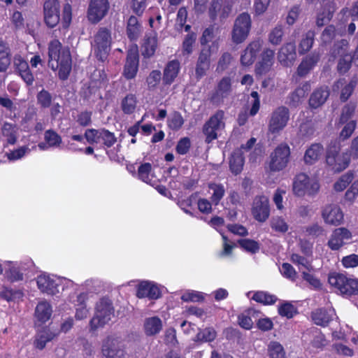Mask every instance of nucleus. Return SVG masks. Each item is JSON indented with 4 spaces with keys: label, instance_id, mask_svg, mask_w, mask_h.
<instances>
[{
    "label": "nucleus",
    "instance_id": "obj_5",
    "mask_svg": "<svg viewBox=\"0 0 358 358\" xmlns=\"http://www.w3.org/2000/svg\"><path fill=\"white\" fill-rule=\"evenodd\" d=\"M84 136L90 144H100L104 149L111 148L117 142L115 134L105 128L87 129Z\"/></svg>",
    "mask_w": 358,
    "mask_h": 358
},
{
    "label": "nucleus",
    "instance_id": "obj_15",
    "mask_svg": "<svg viewBox=\"0 0 358 358\" xmlns=\"http://www.w3.org/2000/svg\"><path fill=\"white\" fill-rule=\"evenodd\" d=\"M232 10V4L227 0H212L209 3L208 14L212 21L217 18L220 20L227 19Z\"/></svg>",
    "mask_w": 358,
    "mask_h": 358
},
{
    "label": "nucleus",
    "instance_id": "obj_50",
    "mask_svg": "<svg viewBox=\"0 0 358 358\" xmlns=\"http://www.w3.org/2000/svg\"><path fill=\"white\" fill-rule=\"evenodd\" d=\"M357 108V104L355 102H349L345 104L343 108L339 117V124H344L346 122L350 121V119L354 116Z\"/></svg>",
    "mask_w": 358,
    "mask_h": 358
},
{
    "label": "nucleus",
    "instance_id": "obj_57",
    "mask_svg": "<svg viewBox=\"0 0 358 358\" xmlns=\"http://www.w3.org/2000/svg\"><path fill=\"white\" fill-rule=\"evenodd\" d=\"M290 260L293 264L298 266L299 270H301V267H303L309 272L313 270V266L311 262L309 261L306 257H303L297 253L292 254Z\"/></svg>",
    "mask_w": 358,
    "mask_h": 358
},
{
    "label": "nucleus",
    "instance_id": "obj_4",
    "mask_svg": "<svg viewBox=\"0 0 358 358\" xmlns=\"http://www.w3.org/2000/svg\"><path fill=\"white\" fill-rule=\"evenodd\" d=\"M114 314V308L110 300L102 298L96 305V312L90 322L92 331L103 327L110 320Z\"/></svg>",
    "mask_w": 358,
    "mask_h": 358
},
{
    "label": "nucleus",
    "instance_id": "obj_47",
    "mask_svg": "<svg viewBox=\"0 0 358 358\" xmlns=\"http://www.w3.org/2000/svg\"><path fill=\"white\" fill-rule=\"evenodd\" d=\"M252 299L257 303L267 306L275 303L278 299L276 296L271 294L267 292L257 291L255 292Z\"/></svg>",
    "mask_w": 358,
    "mask_h": 358
},
{
    "label": "nucleus",
    "instance_id": "obj_45",
    "mask_svg": "<svg viewBox=\"0 0 358 358\" xmlns=\"http://www.w3.org/2000/svg\"><path fill=\"white\" fill-rule=\"evenodd\" d=\"M185 123L182 114L177 110L173 111L167 118V126L173 131L180 130Z\"/></svg>",
    "mask_w": 358,
    "mask_h": 358
},
{
    "label": "nucleus",
    "instance_id": "obj_52",
    "mask_svg": "<svg viewBox=\"0 0 358 358\" xmlns=\"http://www.w3.org/2000/svg\"><path fill=\"white\" fill-rule=\"evenodd\" d=\"M23 292L20 289H13L7 287H3L0 292V298L7 301H15L23 297Z\"/></svg>",
    "mask_w": 358,
    "mask_h": 358
},
{
    "label": "nucleus",
    "instance_id": "obj_58",
    "mask_svg": "<svg viewBox=\"0 0 358 358\" xmlns=\"http://www.w3.org/2000/svg\"><path fill=\"white\" fill-rule=\"evenodd\" d=\"M232 60L233 57L230 52H223L217 61L215 69L216 72L220 73L227 70L229 67Z\"/></svg>",
    "mask_w": 358,
    "mask_h": 358
},
{
    "label": "nucleus",
    "instance_id": "obj_51",
    "mask_svg": "<svg viewBox=\"0 0 358 358\" xmlns=\"http://www.w3.org/2000/svg\"><path fill=\"white\" fill-rule=\"evenodd\" d=\"M136 97L134 94H129L122 100L121 108L124 113L130 115L135 110L136 106Z\"/></svg>",
    "mask_w": 358,
    "mask_h": 358
},
{
    "label": "nucleus",
    "instance_id": "obj_42",
    "mask_svg": "<svg viewBox=\"0 0 358 358\" xmlns=\"http://www.w3.org/2000/svg\"><path fill=\"white\" fill-rule=\"evenodd\" d=\"M52 312L50 304L47 301H41L36 306L35 315L38 321L44 323L50 318Z\"/></svg>",
    "mask_w": 358,
    "mask_h": 358
},
{
    "label": "nucleus",
    "instance_id": "obj_1",
    "mask_svg": "<svg viewBox=\"0 0 358 358\" xmlns=\"http://www.w3.org/2000/svg\"><path fill=\"white\" fill-rule=\"evenodd\" d=\"M60 3L59 0H45L43 3V21L50 29L55 28L61 20ZM72 19L71 6L65 4L63 8L62 24L64 29L69 27Z\"/></svg>",
    "mask_w": 358,
    "mask_h": 358
},
{
    "label": "nucleus",
    "instance_id": "obj_60",
    "mask_svg": "<svg viewBox=\"0 0 358 358\" xmlns=\"http://www.w3.org/2000/svg\"><path fill=\"white\" fill-rule=\"evenodd\" d=\"M278 313L282 317L291 319L298 313V310L290 302H285L278 307Z\"/></svg>",
    "mask_w": 358,
    "mask_h": 358
},
{
    "label": "nucleus",
    "instance_id": "obj_40",
    "mask_svg": "<svg viewBox=\"0 0 358 358\" xmlns=\"http://www.w3.org/2000/svg\"><path fill=\"white\" fill-rule=\"evenodd\" d=\"M11 62L10 49L8 44L0 40V72H6Z\"/></svg>",
    "mask_w": 358,
    "mask_h": 358
},
{
    "label": "nucleus",
    "instance_id": "obj_13",
    "mask_svg": "<svg viewBox=\"0 0 358 358\" xmlns=\"http://www.w3.org/2000/svg\"><path fill=\"white\" fill-rule=\"evenodd\" d=\"M109 9L108 0H90L87 11V19L92 24H97L106 16Z\"/></svg>",
    "mask_w": 358,
    "mask_h": 358
},
{
    "label": "nucleus",
    "instance_id": "obj_44",
    "mask_svg": "<svg viewBox=\"0 0 358 358\" xmlns=\"http://www.w3.org/2000/svg\"><path fill=\"white\" fill-rule=\"evenodd\" d=\"M315 31L309 30L302 37L299 45V53L305 55L312 48L315 41Z\"/></svg>",
    "mask_w": 358,
    "mask_h": 358
},
{
    "label": "nucleus",
    "instance_id": "obj_29",
    "mask_svg": "<svg viewBox=\"0 0 358 358\" xmlns=\"http://www.w3.org/2000/svg\"><path fill=\"white\" fill-rule=\"evenodd\" d=\"M180 71V64L178 59H173L166 64L162 76L163 84L171 85L178 77Z\"/></svg>",
    "mask_w": 358,
    "mask_h": 358
},
{
    "label": "nucleus",
    "instance_id": "obj_59",
    "mask_svg": "<svg viewBox=\"0 0 358 358\" xmlns=\"http://www.w3.org/2000/svg\"><path fill=\"white\" fill-rule=\"evenodd\" d=\"M357 85V78L356 77L352 78L348 84L345 85L341 92L340 100L342 102H345L352 94L356 86Z\"/></svg>",
    "mask_w": 358,
    "mask_h": 358
},
{
    "label": "nucleus",
    "instance_id": "obj_48",
    "mask_svg": "<svg viewBox=\"0 0 358 358\" xmlns=\"http://www.w3.org/2000/svg\"><path fill=\"white\" fill-rule=\"evenodd\" d=\"M217 332L213 327H206L200 330L196 335L194 341L196 342H211L215 339Z\"/></svg>",
    "mask_w": 358,
    "mask_h": 358
},
{
    "label": "nucleus",
    "instance_id": "obj_33",
    "mask_svg": "<svg viewBox=\"0 0 358 358\" xmlns=\"http://www.w3.org/2000/svg\"><path fill=\"white\" fill-rule=\"evenodd\" d=\"M310 90V84L308 82L304 83L301 86L297 87L291 92L287 97V104L290 107H297L306 97Z\"/></svg>",
    "mask_w": 358,
    "mask_h": 358
},
{
    "label": "nucleus",
    "instance_id": "obj_25",
    "mask_svg": "<svg viewBox=\"0 0 358 358\" xmlns=\"http://www.w3.org/2000/svg\"><path fill=\"white\" fill-rule=\"evenodd\" d=\"M136 296L138 299L148 298L149 299H157L161 297L159 288L154 283L149 281H142L136 287Z\"/></svg>",
    "mask_w": 358,
    "mask_h": 358
},
{
    "label": "nucleus",
    "instance_id": "obj_11",
    "mask_svg": "<svg viewBox=\"0 0 358 358\" xmlns=\"http://www.w3.org/2000/svg\"><path fill=\"white\" fill-rule=\"evenodd\" d=\"M34 262L29 259L24 262H9L8 268L5 271V278L10 282L22 281L24 273L32 268Z\"/></svg>",
    "mask_w": 358,
    "mask_h": 358
},
{
    "label": "nucleus",
    "instance_id": "obj_2",
    "mask_svg": "<svg viewBox=\"0 0 358 358\" xmlns=\"http://www.w3.org/2000/svg\"><path fill=\"white\" fill-rule=\"evenodd\" d=\"M341 143L337 140L331 141L326 149L325 164L327 169L334 173L342 172L350 163V155L348 152L341 153Z\"/></svg>",
    "mask_w": 358,
    "mask_h": 358
},
{
    "label": "nucleus",
    "instance_id": "obj_34",
    "mask_svg": "<svg viewBox=\"0 0 358 358\" xmlns=\"http://www.w3.org/2000/svg\"><path fill=\"white\" fill-rule=\"evenodd\" d=\"M324 152V147L320 143H312L306 150L303 161L306 164H315Z\"/></svg>",
    "mask_w": 358,
    "mask_h": 358
},
{
    "label": "nucleus",
    "instance_id": "obj_31",
    "mask_svg": "<svg viewBox=\"0 0 358 358\" xmlns=\"http://www.w3.org/2000/svg\"><path fill=\"white\" fill-rule=\"evenodd\" d=\"M320 59L319 52H313L306 55L297 68L298 75L301 77L306 76L317 65Z\"/></svg>",
    "mask_w": 358,
    "mask_h": 358
},
{
    "label": "nucleus",
    "instance_id": "obj_54",
    "mask_svg": "<svg viewBox=\"0 0 358 358\" xmlns=\"http://www.w3.org/2000/svg\"><path fill=\"white\" fill-rule=\"evenodd\" d=\"M196 40V34L193 31L188 33L185 36L182 44V52L184 55H190L192 53Z\"/></svg>",
    "mask_w": 358,
    "mask_h": 358
},
{
    "label": "nucleus",
    "instance_id": "obj_8",
    "mask_svg": "<svg viewBox=\"0 0 358 358\" xmlns=\"http://www.w3.org/2000/svg\"><path fill=\"white\" fill-rule=\"evenodd\" d=\"M290 148L286 143L278 145L271 154L269 169L271 171L276 172L283 170L289 161Z\"/></svg>",
    "mask_w": 358,
    "mask_h": 358
},
{
    "label": "nucleus",
    "instance_id": "obj_62",
    "mask_svg": "<svg viewBox=\"0 0 358 358\" xmlns=\"http://www.w3.org/2000/svg\"><path fill=\"white\" fill-rule=\"evenodd\" d=\"M343 124L344 127L339 134V138L343 141H345L350 138L352 134L354 133L357 128V121L350 120L345 122Z\"/></svg>",
    "mask_w": 358,
    "mask_h": 358
},
{
    "label": "nucleus",
    "instance_id": "obj_7",
    "mask_svg": "<svg viewBox=\"0 0 358 358\" xmlns=\"http://www.w3.org/2000/svg\"><path fill=\"white\" fill-rule=\"evenodd\" d=\"M224 112L222 110H218L205 122L202 131L206 136V143H210L217 138V131L224 127Z\"/></svg>",
    "mask_w": 358,
    "mask_h": 358
},
{
    "label": "nucleus",
    "instance_id": "obj_30",
    "mask_svg": "<svg viewBox=\"0 0 358 358\" xmlns=\"http://www.w3.org/2000/svg\"><path fill=\"white\" fill-rule=\"evenodd\" d=\"M143 33V27L137 17L131 15L127 20L126 34L131 42L138 40Z\"/></svg>",
    "mask_w": 358,
    "mask_h": 358
},
{
    "label": "nucleus",
    "instance_id": "obj_12",
    "mask_svg": "<svg viewBox=\"0 0 358 358\" xmlns=\"http://www.w3.org/2000/svg\"><path fill=\"white\" fill-rule=\"evenodd\" d=\"M125 346L117 337L108 336L102 344V353L106 358H124Z\"/></svg>",
    "mask_w": 358,
    "mask_h": 358
},
{
    "label": "nucleus",
    "instance_id": "obj_10",
    "mask_svg": "<svg viewBox=\"0 0 358 358\" xmlns=\"http://www.w3.org/2000/svg\"><path fill=\"white\" fill-rule=\"evenodd\" d=\"M213 52V46L201 47L199 50L195 65V78L197 80L203 78L210 70Z\"/></svg>",
    "mask_w": 358,
    "mask_h": 358
},
{
    "label": "nucleus",
    "instance_id": "obj_36",
    "mask_svg": "<svg viewBox=\"0 0 358 358\" xmlns=\"http://www.w3.org/2000/svg\"><path fill=\"white\" fill-rule=\"evenodd\" d=\"M48 66L62 60V56L64 51L62 44L58 39H53L48 43Z\"/></svg>",
    "mask_w": 358,
    "mask_h": 358
},
{
    "label": "nucleus",
    "instance_id": "obj_28",
    "mask_svg": "<svg viewBox=\"0 0 358 358\" xmlns=\"http://www.w3.org/2000/svg\"><path fill=\"white\" fill-rule=\"evenodd\" d=\"M38 289L43 294L55 295L59 292L58 285L56 280L47 274H41L36 278Z\"/></svg>",
    "mask_w": 358,
    "mask_h": 358
},
{
    "label": "nucleus",
    "instance_id": "obj_14",
    "mask_svg": "<svg viewBox=\"0 0 358 358\" xmlns=\"http://www.w3.org/2000/svg\"><path fill=\"white\" fill-rule=\"evenodd\" d=\"M231 92V78L229 76H224L218 81L210 96V101L213 104L219 106L224 103V100L229 96Z\"/></svg>",
    "mask_w": 358,
    "mask_h": 358
},
{
    "label": "nucleus",
    "instance_id": "obj_63",
    "mask_svg": "<svg viewBox=\"0 0 358 358\" xmlns=\"http://www.w3.org/2000/svg\"><path fill=\"white\" fill-rule=\"evenodd\" d=\"M38 104L43 108H48L51 106L52 97L51 94L43 89L36 95Z\"/></svg>",
    "mask_w": 358,
    "mask_h": 358
},
{
    "label": "nucleus",
    "instance_id": "obj_64",
    "mask_svg": "<svg viewBox=\"0 0 358 358\" xmlns=\"http://www.w3.org/2000/svg\"><path fill=\"white\" fill-rule=\"evenodd\" d=\"M284 35L282 25L275 26L268 34V41L273 45H278L282 40Z\"/></svg>",
    "mask_w": 358,
    "mask_h": 358
},
{
    "label": "nucleus",
    "instance_id": "obj_17",
    "mask_svg": "<svg viewBox=\"0 0 358 358\" xmlns=\"http://www.w3.org/2000/svg\"><path fill=\"white\" fill-rule=\"evenodd\" d=\"M252 213L254 218L260 222H265L270 215V206L268 197L257 196L253 201Z\"/></svg>",
    "mask_w": 358,
    "mask_h": 358
},
{
    "label": "nucleus",
    "instance_id": "obj_61",
    "mask_svg": "<svg viewBox=\"0 0 358 358\" xmlns=\"http://www.w3.org/2000/svg\"><path fill=\"white\" fill-rule=\"evenodd\" d=\"M162 79L159 70H152L146 78V83L149 90H154Z\"/></svg>",
    "mask_w": 358,
    "mask_h": 358
},
{
    "label": "nucleus",
    "instance_id": "obj_26",
    "mask_svg": "<svg viewBox=\"0 0 358 358\" xmlns=\"http://www.w3.org/2000/svg\"><path fill=\"white\" fill-rule=\"evenodd\" d=\"M335 310L333 308H319L311 312V319L317 326L326 327L333 320Z\"/></svg>",
    "mask_w": 358,
    "mask_h": 358
},
{
    "label": "nucleus",
    "instance_id": "obj_39",
    "mask_svg": "<svg viewBox=\"0 0 358 358\" xmlns=\"http://www.w3.org/2000/svg\"><path fill=\"white\" fill-rule=\"evenodd\" d=\"M349 46V41L347 39L343 38L335 41L329 51L330 57L335 59L337 57H344L345 55H350L348 52Z\"/></svg>",
    "mask_w": 358,
    "mask_h": 358
},
{
    "label": "nucleus",
    "instance_id": "obj_38",
    "mask_svg": "<svg viewBox=\"0 0 358 358\" xmlns=\"http://www.w3.org/2000/svg\"><path fill=\"white\" fill-rule=\"evenodd\" d=\"M308 185H309V177L303 173L297 174L293 182V191L299 196L306 194Z\"/></svg>",
    "mask_w": 358,
    "mask_h": 358
},
{
    "label": "nucleus",
    "instance_id": "obj_53",
    "mask_svg": "<svg viewBox=\"0 0 358 358\" xmlns=\"http://www.w3.org/2000/svg\"><path fill=\"white\" fill-rule=\"evenodd\" d=\"M267 350L270 358H286L284 348L277 341H271L268 345Z\"/></svg>",
    "mask_w": 358,
    "mask_h": 358
},
{
    "label": "nucleus",
    "instance_id": "obj_49",
    "mask_svg": "<svg viewBox=\"0 0 358 358\" xmlns=\"http://www.w3.org/2000/svg\"><path fill=\"white\" fill-rule=\"evenodd\" d=\"M238 243L244 251L251 254H256L260 250V244L253 239H240L238 241Z\"/></svg>",
    "mask_w": 358,
    "mask_h": 358
},
{
    "label": "nucleus",
    "instance_id": "obj_43",
    "mask_svg": "<svg viewBox=\"0 0 358 358\" xmlns=\"http://www.w3.org/2000/svg\"><path fill=\"white\" fill-rule=\"evenodd\" d=\"M157 47V39L155 36H145L144 42L142 45V55L145 58L152 57Z\"/></svg>",
    "mask_w": 358,
    "mask_h": 358
},
{
    "label": "nucleus",
    "instance_id": "obj_24",
    "mask_svg": "<svg viewBox=\"0 0 358 358\" xmlns=\"http://www.w3.org/2000/svg\"><path fill=\"white\" fill-rule=\"evenodd\" d=\"M322 217L325 223L338 226L343 222L344 215L341 208L338 205L329 204L322 210Z\"/></svg>",
    "mask_w": 358,
    "mask_h": 358
},
{
    "label": "nucleus",
    "instance_id": "obj_16",
    "mask_svg": "<svg viewBox=\"0 0 358 358\" xmlns=\"http://www.w3.org/2000/svg\"><path fill=\"white\" fill-rule=\"evenodd\" d=\"M352 238V233L347 228H336L332 231L327 245L331 250H339L345 245L350 243Z\"/></svg>",
    "mask_w": 358,
    "mask_h": 358
},
{
    "label": "nucleus",
    "instance_id": "obj_19",
    "mask_svg": "<svg viewBox=\"0 0 358 358\" xmlns=\"http://www.w3.org/2000/svg\"><path fill=\"white\" fill-rule=\"evenodd\" d=\"M138 66L139 54L138 50L135 49L128 50L123 69V76L127 80L134 79L137 75Z\"/></svg>",
    "mask_w": 358,
    "mask_h": 358
},
{
    "label": "nucleus",
    "instance_id": "obj_21",
    "mask_svg": "<svg viewBox=\"0 0 358 358\" xmlns=\"http://www.w3.org/2000/svg\"><path fill=\"white\" fill-rule=\"evenodd\" d=\"M14 67L15 72L25 83L27 86H31L34 82V76L27 62L20 55L14 57Z\"/></svg>",
    "mask_w": 358,
    "mask_h": 358
},
{
    "label": "nucleus",
    "instance_id": "obj_56",
    "mask_svg": "<svg viewBox=\"0 0 358 358\" xmlns=\"http://www.w3.org/2000/svg\"><path fill=\"white\" fill-rule=\"evenodd\" d=\"M208 187L213 191L210 197L212 203L215 206L218 205L225 193L224 186L222 184L210 183Z\"/></svg>",
    "mask_w": 358,
    "mask_h": 358
},
{
    "label": "nucleus",
    "instance_id": "obj_55",
    "mask_svg": "<svg viewBox=\"0 0 358 358\" xmlns=\"http://www.w3.org/2000/svg\"><path fill=\"white\" fill-rule=\"evenodd\" d=\"M353 57L350 55H345L344 57L339 58L337 64V71L341 75H344L352 67V63L353 61Z\"/></svg>",
    "mask_w": 358,
    "mask_h": 358
},
{
    "label": "nucleus",
    "instance_id": "obj_35",
    "mask_svg": "<svg viewBox=\"0 0 358 358\" xmlns=\"http://www.w3.org/2000/svg\"><path fill=\"white\" fill-rule=\"evenodd\" d=\"M44 140V142H41L38 145L39 149L41 150H48L49 148L59 147L62 143L61 136L52 129L45 131Z\"/></svg>",
    "mask_w": 358,
    "mask_h": 358
},
{
    "label": "nucleus",
    "instance_id": "obj_32",
    "mask_svg": "<svg viewBox=\"0 0 358 358\" xmlns=\"http://www.w3.org/2000/svg\"><path fill=\"white\" fill-rule=\"evenodd\" d=\"M330 92L327 86L316 88L309 98V106L312 108H317L322 106L329 96Z\"/></svg>",
    "mask_w": 358,
    "mask_h": 358
},
{
    "label": "nucleus",
    "instance_id": "obj_18",
    "mask_svg": "<svg viewBox=\"0 0 358 358\" xmlns=\"http://www.w3.org/2000/svg\"><path fill=\"white\" fill-rule=\"evenodd\" d=\"M262 46V39L258 38L251 41L241 55V64L243 66H250L253 64Z\"/></svg>",
    "mask_w": 358,
    "mask_h": 358
},
{
    "label": "nucleus",
    "instance_id": "obj_46",
    "mask_svg": "<svg viewBox=\"0 0 358 358\" xmlns=\"http://www.w3.org/2000/svg\"><path fill=\"white\" fill-rule=\"evenodd\" d=\"M2 135L6 138L8 144L14 145L17 142V129L15 124L5 122L1 128Z\"/></svg>",
    "mask_w": 358,
    "mask_h": 358
},
{
    "label": "nucleus",
    "instance_id": "obj_9",
    "mask_svg": "<svg viewBox=\"0 0 358 358\" xmlns=\"http://www.w3.org/2000/svg\"><path fill=\"white\" fill-rule=\"evenodd\" d=\"M289 120V110L286 106H279L271 113L268 124V132L278 134L287 126Z\"/></svg>",
    "mask_w": 358,
    "mask_h": 358
},
{
    "label": "nucleus",
    "instance_id": "obj_23",
    "mask_svg": "<svg viewBox=\"0 0 358 358\" xmlns=\"http://www.w3.org/2000/svg\"><path fill=\"white\" fill-rule=\"evenodd\" d=\"M53 71L58 69V77L61 80L68 79L72 69V60L69 51H64L62 60L49 66Z\"/></svg>",
    "mask_w": 358,
    "mask_h": 358
},
{
    "label": "nucleus",
    "instance_id": "obj_6",
    "mask_svg": "<svg viewBox=\"0 0 358 358\" xmlns=\"http://www.w3.org/2000/svg\"><path fill=\"white\" fill-rule=\"evenodd\" d=\"M252 27L250 15L246 12L239 14L236 18L231 31L234 43H243L248 36Z\"/></svg>",
    "mask_w": 358,
    "mask_h": 358
},
{
    "label": "nucleus",
    "instance_id": "obj_20",
    "mask_svg": "<svg viewBox=\"0 0 358 358\" xmlns=\"http://www.w3.org/2000/svg\"><path fill=\"white\" fill-rule=\"evenodd\" d=\"M110 32L105 27L101 28L95 36V42L97 46L96 56L103 60L106 58L110 46Z\"/></svg>",
    "mask_w": 358,
    "mask_h": 358
},
{
    "label": "nucleus",
    "instance_id": "obj_27",
    "mask_svg": "<svg viewBox=\"0 0 358 358\" xmlns=\"http://www.w3.org/2000/svg\"><path fill=\"white\" fill-rule=\"evenodd\" d=\"M296 58L294 42H289L282 45L278 52V59L284 66H290Z\"/></svg>",
    "mask_w": 358,
    "mask_h": 358
},
{
    "label": "nucleus",
    "instance_id": "obj_41",
    "mask_svg": "<svg viewBox=\"0 0 358 358\" xmlns=\"http://www.w3.org/2000/svg\"><path fill=\"white\" fill-rule=\"evenodd\" d=\"M162 329V322L159 317L155 316L147 318L144 322L145 333L148 336L156 335Z\"/></svg>",
    "mask_w": 358,
    "mask_h": 358
},
{
    "label": "nucleus",
    "instance_id": "obj_37",
    "mask_svg": "<svg viewBox=\"0 0 358 358\" xmlns=\"http://www.w3.org/2000/svg\"><path fill=\"white\" fill-rule=\"evenodd\" d=\"M245 158L243 152L241 149L235 150L229 159V168L231 171L235 174H239L243 168Z\"/></svg>",
    "mask_w": 358,
    "mask_h": 358
},
{
    "label": "nucleus",
    "instance_id": "obj_22",
    "mask_svg": "<svg viewBox=\"0 0 358 358\" xmlns=\"http://www.w3.org/2000/svg\"><path fill=\"white\" fill-rule=\"evenodd\" d=\"M275 51L270 49H264L260 55V59L255 64L256 75L262 76L270 71L274 64Z\"/></svg>",
    "mask_w": 358,
    "mask_h": 358
},
{
    "label": "nucleus",
    "instance_id": "obj_3",
    "mask_svg": "<svg viewBox=\"0 0 358 358\" xmlns=\"http://www.w3.org/2000/svg\"><path fill=\"white\" fill-rule=\"evenodd\" d=\"M328 282L344 297L358 295V279L349 278L341 273L331 272L329 273Z\"/></svg>",
    "mask_w": 358,
    "mask_h": 358
}]
</instances>
